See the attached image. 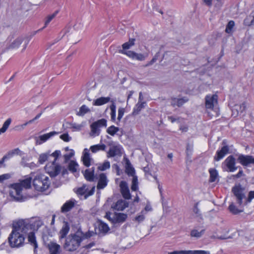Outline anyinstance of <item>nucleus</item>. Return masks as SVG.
<instances>
[{
    "label": "nucleus",
    "mask_w": 254,
    "mask_h": 254,
    "mask_svg": "<svg viewBox=\"0 0 254 254\" xmlns=\"http://www.w3.org/2000/svg\"><path fill=\"white\" fill-rule=\"evenodd\" d=\"M70 229L69 225L67 222L64 221L61 230L59 232V239L62 240L65 238V243L63 246L64 249L67 251L73 252L76 250L80 245L83 238L82 231L79 229L74 234H69L66 237Z\"/></svg>",
    "instance_id": "nucleus-1"
},
{
    "label": "nucleus",
    "mask_w": 254,
    "mask_h": 254,
    "mask_svg": "<svg viewBox=\"0 0 254 254\" xmlns=\"http://www.w3.org/2000/svg\"><path fill=\"white\" fill-rule=\"evenodd\" d=\"M27 226H23V221H19L13 224L12 231L8 238V243L11 248H18L24 244V234L27 233Z\"/></svg>",
    "instance_id": "nucleus-2"
},
{
    "label": "nucleus",
    "mask_w": 254,
    "mask_h": 254,
    "mask_svg": "<svg viewBox=\"0 0 254 254\" xmlns=\"http://www.w3.org/2000/svg\"><path fill=\"white\" fill-rule=\"evenodd\" d=\"M31 184V178L29 177L22 180L20 183L11 184L9 187L11 190H9V195L16 201L22 202L24 201L25 198L21 194L23 188L30 189Z\"/></svg>",
    "instance_id": "nucleus-3"
},
{
    "label": "nucleus",
    "mask_w": 254,
    "mask_h": 254,
    "mask_svg": "<svg viewBox=\"0 0 254 254\" xmlns=\"http://www.w3.org/2000/svg\"><path fill=\"white\" fill-rule=\"evenodd\" d=\"M33 185L35 189L40 191H44L48 189L50 182L49 178L44 174L37 175L33 179Z\"/></svg>",
    "instance_id": "nucleus-4"
},
{
    "label": "nucleus",
    "mask_w": 254,
    "mask_h": 254,
    "mask_svg": "<svg viewBox=\"0 0 254 254\" xmlns=\"http://www.w3.org/2000/svg\"><path fill=\"white\" fill-rule=\"evenodd\" d=\"M90 127V135L93 137L98 136L101 132L100 128L107 127V120L105 119L98 120L91 124Z\"/></svg>",
    "instance_id": "nucleus-5"
},
{
    "label": "nucleus",
    "mask_w": 254,
    "mask_h": 254,
    "mask_svg": "<svg viewBox=\"0 0 254 254\" xmlns=\"http://www.w3.org/2000/svg\"><path fill=\"white\" fill-rule=\"evenodd\" d=\"M45 169L51 178H54L61 173L62 166L56 162H50L46 164Z\"/></svg>",
    "instance_id": "nucleus-6"
},
{
    "label": "nucleus",
    "mask_w": 254,
    "mask_h": 254,
    "mask_svg": "<svg viewBox=\"0 0 254 254\" xmlns=\"http://www.w3.org/2000/svg\"><path fill=\"white\" fill-rule=\"evenodd\" d=\"M244 190L245 189L240 184L235 186L232 189V191L236 197L237 203L239 205H242L243 204V200L244 199L246 200V198Z\"/></svg>",
    "instance_id": "nucleus-7"
},
{
    "label": "nucleus",
    "mask_w": 254,
    "mask_h": 254,
    "mask_svg": "<svg viewBox=\"0 0 254 254\" xmlns=\"http://www.w3.org/2000/svg\"><path fill=\"white\" fill-rule=\"evenodd\" d=\"M222 165L226 166L227 171L230 172H233L238 168L236 166V159L233 155L229 156L222 163Z\"/></svg>",
    "instance_id": "nucleus-8"
},
{
    "label": "nucleus",
    "mask_w": 254,
    "mask_h": 254,
    "mask_svg": "<svg viewBox=\"0 0 254 254\" xmlns=\"http://www.w3.org/2000/svg\"><path fill=\"white\" fill-rule=\"evenodd\" d=\"M95 191V187H93L91 190H88L87 186L83 185L81 187L77 189L76 193L79 195H83L85 199L88 196L93 194Z\"/></svg>",
    "instance_id": "nucleus-9"
},
{
    "label": "nucleus",
    "mask_w": 254,
    "mask_h": 254,
    "mask_svg": "<svg viewBox=\"0 0 254 254\" xmlns=\"http://www.w3.org/2000/svg\"><path fill=\"white\" fill-rule=\"evenodd\" d=\"M123 148L120 145H113L107 152V157H113L116 156L121 157L122 155Z\"/></svg>",
    "instance_id": "nucleus-10"
},
{
    "label": "nucleus",
    "mask_w": 254,
    "mask_h": 254,
    "mask_svg": "<svg viewBox=\"0 0 254 254\" xmlns=\"http://www.w3.org/2000/svg\"><path fill=\"white\" fill-rule=\"evenodd\" d=\"M218 96L216 94L205 97V106L207 109H213L214 104L217 103Z\"/></svg>",
    "instance_id": "nucleus-11"
},
{
    "label": "nucleus",
    "mask_w": 254,
    "mask_h": 254,
    "mask_svg": "<svg viewBox=\"0 0 254 254\" xmlns=\"http://www.w3.org/2000/svg\"><path fill=\"white\" fill-rule=\"evenodd\" d=\"M246 109V105L245 102L240 104H236L232 110V116H237L239 114H245Z\"/></svg>",
    "instance_id": "nucleus-12"
},
{
    "label": "nucleus",
    "mask_w": 254,
    "mask_h": 254,
    "mask_svg": "<svg viewBox=\"0 0 254 254\" xmlns=\"http://www.w3.org/2000/svg\"><path fill=\"white\" fill-rule=\"evenodd\" d=\"M120 187L123 197L126 199H129L131 198V195L127 183L125 181H121Z\"/></svg>",
    "instance_id": "nucleus-13"
},
{
    "label": "nucleus",
    "mask_w": 254,
    "mask_h": 254,
    "mask_svg": "<svg viewBox=\"0 0 254 254\" xmlns=\"http://www.w3.org/2000/svg\"><path fill=\"white\" fill-rule=\"evenodd\" d=\"M229 147L228 145H224L220 150H218L216 152V155L214 157V160L216 161H219L229 152Z\"/></svg>",
    "instance_id": "nucleus-14"
},
{
    "label": "nucleus",
    "mask_w": 254,
    "mask_h": 254,
    "mask_svg": "<svg viewBox=\"0 0 254 254\" xmlns=\"http://www.w3.org/2000/svg\"><path fill=\"white\" fill-rule=\"evenodd\" d=\"M123 52L124 53V54L126 55L128 57L131 58L133 60H136L139 61H142L145 60L146 56L144 55V54H141V53H137L135 52L131 51H123Z\"/></svg>",
    "instance_id": "nucleus-15"
},
{
    "label": "nucleus",
    "mask_w": 254,
    "mask_h": 254,
    "mask_svg": "<svg viewBox=\"0 0 254 254\" xmlns=\"http://www.w3.org/2000/svg\"><path fill=\"white\" fill-rule=\"evenodd\" d=\"M168 254H210L209 251L203 250L175 251L169 253Z\"/></svg>",
    "instance_id": "nucleus-16"
},
{
    "label": "nucleus",
    "mask_w": 254,
    "mask_h": 254,
    "mask_svg": "<svg viewBox=\"0 0 254 254\" xmlns=\"http://www.w3.org/2000/svg\"><path fill=\"white\" fill-rule=\"evenodd\" d=\"M76 202V201L74 199L66 201L61 207V212L66 213L70 211L74 207Z\"/></svg>",
    "instance_id": "nucleus-17"
},
{
    "label": "nucleus",
    "mask_w": 254,
    "mask_h": 254,
    "mask_svg": "<svg viewBox=\"0 0 254 254\" xmlns=\"http://www.w3.org/2000/svg\"><path fill=\"white\" fill-rule=\"evenodd\" d=\"M128 202L127 201L123 200V199H120L118 200L116 203L115 204H113L112 205V208L118 211H123L128 206Z\"/></svg>",
    "instance_id": "nucleus-18"
},
{
    "label": "nucleus",
    "mask_w": 254,
    "mask_h": 254,
    "mask_svg": "<svg viewBox=\"0 0 254 254\" xmlns=\"http://www.w3.org/2000/svg\"><path fill=\"white\" fill-rule=\"evenodd\" d=\"M42 225L43 222L39 219H35L34 220L32 221L30 224H25L23 222V226H27V229H26L27 231L29 228L37 231Z\"/></svg>",
    "instance_id": "nucleus-19"
},
{
    "label": "nucleus",
    "mask_w": 254,
    "mask_h": 254,
    "mask_svg": "<svg viewBox=\"0 0 254 254\" xmlns=\"http://www.w3.org/2000/svg\"><path fill=\"white\" fill-rule=\"evenodd\" d=\"M250 155L239 154L237 161L244 167H249L250 166Z\"/></svg>",
    "instance_id": "nucleus-20"
},
{
    "label": "nucleus",
    "mask_w": 254,
    "mask_h": 254,
    "mask_svg": "<svg viewBox=\"0 0 254 254\" xmlns=\"http://www.w3.org/2000/svg\"><path fill=\"white\" fill-rule=\"evenodd\" d=\"M127 218V214L123 213L115 212L113 214L114 224L117 223H123L126 221Z\"/></svg>",
    "instance_id": "nucleus-21"
},
{
    "label": "nucleus",
    "mask_w": 254,
    "mask_h": 254,
    "mask_svg": "<svg viewBox=\"0 0 254 254\" xmlns=\"http://www.w3.org/2000/svg\"><path fill=\"white\" fill-rule=\"evenodd\" d=\"M92 159L90 157L89 150L87 148H85L83 150V155L82 156V161L84 165L88 167L91 165V161Z\"/></svg>",
    "instance_id": "nucleus-22"
},
{
    "label": "nucleus",
    "mask_w": 254,
    "mask_h": 254,
    "mask_svg": "<svg viewBox=\"0 0 254 254\" xmlns=\"http://www.w3.org/2000/svg\"><path fill=\"white\" fill-rule=\"evenodd\" d=\"M108 181L105 174L101 173L100 174L99 181L97 186V189L99 190L103 189L107 185Z\"/></svg>",
    "instance_id": "nucleus-23"
},
{
    "label": "nucleus",
    "mask_w": 254,
    "mask_h": 254,
    "mask_svg": "<svg viewBox=\"0 0 254 254\" xmlns=\"http://www.w3.org/2000/svg\"><path fill=\"white\" fill-rule=\"evenodd\" d=\"M51 254H59L61 247L59 245L51 242L48 245Z\"/></svg>",
    "instance_id": "nucleus-24"
},
{
    "label": "nucleus",
    "mask_w": 254,
    "mask_h": 254,
    "mask_svg": "<svg viewBox=\"0 0 254 254\" xmlns=\"http://www.w3.org/2000/svg\"><path fill=\"white\" fill-rule=\"evenodd\" d=\"M84 176L85 179L89 182H93L94 181V168L92 167L91 169H86L84 173Z\"/></svg>",
    "instance_id": "nucleus-25"
},
{
    "label": "nucleus",
    "mask_w": 254,
    "mask_h": 254,
    "mask_svg": "<svg viewBox=\"0 0 254 254\" xmlns=\"http://www.w3.org/2000/svg\"><path fill=\"white\" fill-rule=\"evenodd\" d=\"M28 240L29 243L34 247V253L36 252V249L38 248V244L36 240L35 233L34 232H30L28 236Z\"/></svg>",
    "instance_id": "nucleus-26"
},
{
    "label": "nucleus",
    "mask_w": 254,
    "mask_h": 254,
    "mask_svg": "<svg viewBox=\"0 0 254 254\" xmlns=\"http://www.w3.org/2000/svg\"><path fill=\"white\" fill-rule=\"evenodd\" d=\"M125 172L129 176H135V170L132 167L129 160L127 158H126Z\"/></svg>",
    "instance_id": "nucleus-27"
},
{
    "label": "nucleus",
    "mask_w": 254,
    "mask_h": 254,
    "mask_svg": "<svg viewBox=\"0 0 254 254\" xmlns=\"http://www.w3.org/2000/svg\"><path fill=\"white\" fill-rule=\"evenodd\" d=\"M110 99L111 98L109 97H101L94 100L93 105L94 106H101L109 102Z\"/></svg>",
    "instance_id": "nucleus-28"
},
{
    "label": "nucleus",
    "mask_w": 254,
    "mask_h": 254,
    "mask_svg": "<svg viewBox=\"0 0 254 254\" xmlns=\"http://www.w3.org/2000/svg\"><path fill=\"white\" fill-rule=\"evenodd\" d=\"M210 174L209 182L213 183L215 182L218 178V173L215 169L210 168L209 169Z\"/></svg>",
    "instance_id": "nucleus-29"
},
{
    "label": "nucleus",
    "mask_w": 254,
    "mask_h": 254,
    "mask_svg": "<svg viewBox=\"0 0 254 254\" xmlns=\"http://www.w3.org/2000/svg\"><path fill=\"white\" fill-rule=\"evenodd\" d=\"M145 102H138L134 108H133L132 115L133 116H136L138 115L140 111L145 107Z\"/></svg>",
    "instance_id": "nucleus-30"
},
{
    "label": "nucleus",
    "mask_w": 254,
    "mask_h": 254,
    "mask_svg": "<svg viewBox=\"0 0 254 254\" xmlns=\"http://www.w3.org/2000/svg\"><path fill=\"white\" fill-rule=\"evenodd\" d=\"M59 11L57 10L54 13H53L51 15H49L47 16V19L45 22V25L44 26L41 28L39 29L38 30L34 32L33 35H35L36 33H37L38 32L41 31L43 30L44 28L47 27V26L49 24V23L52 21V20L55 17V16L57 15V14L58 13Z\"/></svg>",
    "instance_id": "nucleus-31"
},
{
    "label": "nucleus",
    "mask_w": 254,
    "mask_h": 254,
    "mask_svg": "<svg viewBox=\"0 0 254 254\" xmlns=\"http://www.w3.org/2000/svg\"><path fill=\"white\" fill-rule=\"evenodd\" d=\"M134 39H129L128 42H126L122 45L123 50L120 51V53L124 54L123 51H127L126 50L129 49L134 44Z\"/></svg>",
    "instance_id": "nucleus-32"
},
{
    "label": "nucleus",
    "mask_w": 254,
    "mask_h": 254,
    "mask_svg": "<svg viewBox=\"0 0 254 254\" xmlns=\"http://www.w3.org/2000/svg\"><path fill=\"white\" fill-rule=\"evenodd\" d=\"M58 132H56L55 131H53L52 132H50L48 133L44 134L43 135H40L39 136V138L42 142H45L48 139L50 138L51 137L55 135L58 134Z\"/></svg>",
    "instance_id": "nucleus-33"
},
{
    "label": "nucleus",
    "mask_w": 254,
    "mask_h": 254,
    "mask_svg": "<svg viewBox=\"0 0 254 254\" xmlns=\"http://www.w3.org/2000/svg\"><path fill=\"white\" fill-rule=\"evenodd\" d=\"M50 157V152H46L41 154L38 158V162L40 164H43Z\"/></svg>",
    "instance_id": "nucleus-34"
},
{
    "label": "nucleus",
    "mask_w": 254,
    "mask_h": 254,
    "mask_svg": "<svg viewBox=\"0 0 254 254\" xmlns=\"http://www.w3.org/2000/svg\"><path fill=\"white\" fill-rule=\"evenodd\" d=\"M23 40V38L19 37L17 38L10 45L9 48L15 49L17 48L21 44Z\"/></svg>",
    "instance_id": "nucleus-35"
},
{
    "label": "nucleus",
    "mask_w": 254,
    "mask_h": 254,
    "mask_svg": "<svg viewBox=\"0 0 254 254\" xmlns=\"http://www.w3.org/2000/svg\"><path fill=\"white\" fill-rule=\"evenodd\" d=\"M98 228L99 231L104 233H107L110 230L108 225L102 221H99Z\"/></svg>",
    "instance_id": "nucleus-36"
},
{
    "label": "nucleus",
    "mask_w": 254,
    "mask_h": 254,
    "mask_svg": "<svg viewBox=\"0 0 254 254\" xmlns=\"http://www.w3.org/2000/svg\"><path fill=\"white\" fill-rule=\"evenodd\" d=\"M106 145L105 144H97L92 145L90 147V149L92 153H96L99 150H105Z\"/></svg>",
    "instance_id": "nucleus-37"
},
{
    "label": "nucleus",
    "mask_w": 254,
    "mask_h": 254,
    "mask_svg": "<svg viewBox=\"0 0 254 254\" xmlns=\"http://www.w3.org/2000/svg\"><path fill=\"white\" fill-rule=\"evenodd\" d=\"M90 112V110L85 105H82L80 108L79 111L76 113V115L79 116H83L85 114Z\"/></svg>",
    "instance_id": "nucleus-38"
},
{
    "label": "nucleus",
    "mask_w": 254,
    "mask_h": 254,
    "mask_svg": "<svg viewBox=\"0 0 254 254\" xmlns=\"http://www.w3.org/2000/svg\"><path fill=\"white\" fill-rule=\"evenodd\" d=\"M11 118H8L4 122L2 127L0 128V134L6 131L11 124Z\"/></svg>",
    "instance_id": "nucleus-39"
},
{
    "label": "nucleus",
    "mask_w": 254,
    "mask_h": 254,
    "mask_svg": "<svg viewBox=\"0 0 254 254\" xmlns=\"http://www.w3.org/2000/svg\"><path fill=\"white\" fill-rule=\"evenodd\" d=\"M112 102V104L110 107L111 110V118L112 121H115L116 116V106L115 103L113 101Z\"/></svg>",
    "instance_id": "nucleus-40"
},
{
    "label": "nucleus",
    "mask_w": 254,
    "mask_h": 254,
    "mask_svg": "<svg viewBox=\"0 0 254 254\" xmlns=\"http://www.w3.org/2000/svg\"><path fill=\"white\" fill-rule=\"evenodd\" d=\"M205 230H202L200 231H198L196 229H193L190 231V235L191 237H195L196 238H200L204 234Z\"/></svg>",
    "instance_id": "nucleus-41"
},
{
    "label": "nucleus",
    "mask_w": 254,
    "mask_h": 254,
    "mask_svg": "<svg viewBox=\"0 0 254 254\" xmlns=\"http://www.w3.org/2000/svg\"><path fill=\"white\" fill-rule=\"evenodd\" d=\"M9 157L10 158L12 157L14 154L19 155L20 156H22L24 154V153L21 151L18 148L13 149L8 152L7 154Z\"/></svg>",
    "instance_id": "nucleus-42"
},
{
    "label": "nucleus",
    "mask_w": 254,
    "mask_h": 254,
    "mask_svg": "<svg viewBox=\"0 0 254 254\" xmlns=\"http://www.w3.org/2000/svg\"><path fill=\"white\" fill-rule=\"evenodd\" d=\"M118 131L119 128L114 126H111L107 129V132L112 136H114Z\"/></svg>",
    "instance_id": "nucleus-43"
},
{
    "label": "nucleus",
    "mask_w": 254,
    "mask_h": 254,
    "mask_svg": "<svg viewBox=\"0 0 254 254\" xmlns=\"http://www.w3.org/2000/svg\"><path fill=\"white\" fill-rule=\"evenodd\" d=\"M235 26V22L233 20L230 21L226 25L225 32L228 34H230L232 32V29Z\"/></svg>",
    "instance_id": "nucleus-44"
},
{
    "label": "nucleus",
    "mask_w": 254,
    "mask_h": 254,
    "mask_svg": "<svg viewBox=\"0 0 254 254\" xmlns=\"http://www.w3.org/2000/svg\"><path fill=\"white\" fill-rule=\"evenodd\" d=\"M131 189L133 191H136L138 189V180L136 176L133 177Z\"/></svg>",
    "instance_id": "nucleus-45"
},
{
    "label": "nucleus",
    "mask_w": 254,
    "mask_h": 254,
    "mask_svg": "<svg viewBox=\"0 0 254 254\" xmlns=\"http://www.w3.org/2000/svg\"><path fill=\"white\" fill-rule=\"evenodd\" d=\"M229 211L233 214H237L242 212V210H239L233 203L230 204L229 206Z\"/></svg>",
    "instance_id": "nucleus-46"
},
{
    "label": "nucleus",
    "mask_w": 254,
    "mask_h": 254,
    "mask_svg": "<svg viewBox=\"0 0 254 254\" xmlns=\"http://www.w3.org/2000/svg\"><path fill=\"white\" fill-rule=\"evenodd\" d=\"M78 166L77 163L74 161H71L68 165V169L71 172L74 173L76 172L77 171L76 167Z\"/></svg>",
    "instance_id": "nucleus-47"
},
{
    "label": "nucleus",
    "mask_w": 254,
    "mask_h": 254,
    "mask_svg": "<svg viewBox=\"0 0 254 254\" xmlns=\"http://www.w3.org/2000/svg\"><path fill=\"white\" fill-rule=\"evenodd\" d=\"M254 198V190H251L249 192L248 197L246 198L244 204L247 205L248 203H250L252 199Z\"/></svg>",
    "instance_id": "nucleus-48"
},
{
    "label": "nucleus",
    "mask_w": 254,
    "mask_h": 254,
    "mask_svg": "<svg viewBox=\"0 0 254 254\" xmlns=\"http://www.w3.org/2000/svg\"><path fill=\"white\" fill-rule=\"evenodd\" d=\"M110 168V163L108 161H105L103 164L101 166H99L98 168L99 170L101 171H105L108 169Z\"/></svg>",
    "instance_id": "nucleus-49"
},
{
    "label": "nucleus",
    "mask_w": 254,
    "mask_h": 254,
    "mask_svg": "<svg viewBox=\"0 0 254 254\" xmlns=\"http://www.w3.org/2000/svg\"><path fill=\"white\" fill-rule=\"evenodd\" d=\"M10 178L11 175L8 173L0 175V183H2L5 180H8Z\"/></svg>",
    "instance_id": "nucleus-50"
},
{
    "label": "nucleus",
    "mask_w": 254,
    "mask_h": 254,
    "mask_svg": "<svg viewBox=\"0 0 254 254\" xmlns=\"http://www.w3.org/2000/svg\"><path fill=\"white\" fill-rule=\"evenodd\" d=\"M188 100L186 98H177V106L178 107L182 106L185 103L187 102Z\"/></svg>",
    "instance_id": "nucleus-51"
},
{
    "label": "nucleus",
    "mask_w": 254,
    "mask_h": 254,
    "mask_svg": "<svg viewBox=\"0 0 254 254\" xmlns=\"http://www.w3.org/2000/svg\"><path fill=\"white\" fill-rule=\"evenodd\" d=\"M125 111V109L124 108H120L118 109V116L117 119L119 122H120L121 119L123 118Z\"/></svg>",
    "instance_id": "nucleus-52"
},
{
    "label": "nucleus",
    "mask_w": 254,
    "mask_h": 254,
    "mask_svg": "<svg viewBox=\"0 0 254 254\" xmlns=\"http://www.w3.org/2000/svg\"><path fill=\"white\" fill-rule=\"evenodd\" d=\"M61 154V151L60 150H56L52 153H50V157L53 156L54 157V159L52 162H56L59 156Z\"/></svg>",
    "instance_id": "nucleus-53"
},
{
    "label": "nucleus",
    "mask_w": 254,
    "mask_h": 254,
    "mask_svg": "<svg viewBox=\"0 0 254 254\" xmlns=\"http://www.w3.org/2000/svg\"><path fill=\"white\" fill-rule=\"evenodd\" d=\"M27 124L17 125L13 128V129L15 131H21L25 128Z\"/></svg>",
    "instance_id": "nucleus-54"
},
{
    "label": "nucleus",
    "mask_w": 254,
    "mask_h": 254,
    "mask_svg": "<svg viewBox=\"0 0 254 254\" xmlns=\"http://www.w3.org/2000/svg\"><path fill=\"white\" fill-rule=\"evenodd\" d=\"M198 202H196L194 204L193 211L194 213L197 215V216L200 217V218H202L201 214L200 213V210H199V208H198Z\"/></svg>",
    "instance_id": "nucleus-55"
},
{
    "label": "nucleus",
    "mask_w": 254,
    "mask_h": 254,
    "mask_svg": "<svg viewBox=\"0 0 254 254\" xmlns=\"http://www.w3.org/2000/svg\"><path fill=\"white\" fill-rule=\"evenodd\" d=\"M244 24L246 26H251L253 25L252 23V18L251 16L249 15L247 16L244 20Z\"/></svg>",
    "instance_id": "nucleus-56"
},
{
    "label": "nucleus",
    "mask_w": 254,
    "mask_h": 254,
    "mask_svg": "<svg viewBox=\"0 0 254 254\" xmlns=\"http://www.w3.org/2000/svg\"><path fill=\"white\" fill-rule=\"evenodd\" d=\"M60 138L65 142H68L71 139V137L69 136L68 133H64L60 136Z\"/></svg>",
    "instance_id": "nucleus-57"
},
{
    "label": "nucleus",
    "mask_w": 254,
    "mask_h": 254,
    "mask_svg": "<svg viewBox=\"0 0 254 254\" xmlns=\"http://www.w3.org/2000/svg\"><path fill=\"white\" fill-rule=\"evenodd\" d=\"M83 234V238H82V241H83L85 239H87L89 238H90L91 236H92L93 232L88 231L87 232H86L85 233H84L82 232Z\"/></svg>",
    "instance_id": "nucleus-58"
},
{
    "label": "nucleus",
    "mask_w": 254,
    "mask_h": 254,
    "mask_svg": "<svg viewBox=\"0 0 254 254\" xmlns=\"http://www.w3.org/2000/svg\"><path fill=\"white\" fill-rule=\"evenodd\" d=\"M111 213L107 212L106 213L105 217L108 219L112 223L114 224L113 215L111 216Z\"/></svg>",
    "instance_id": "nucleus-59"
},
{
    "label": "nucleus",
    "mask_w": 254,
    "mask_h": 254,
    "mask_svg": "<svg viewBox=\"0 0 254 254\" xmlns=\"http://www.w3.org/2000/svg\"><path fill=\"white\" fill-rule=\"evenodd\" d=\"M143 171L146 176H152L151 173L148 166H145L143 168Z\"/></svg>",
    "instance_id": "nucleus-60"
},
{
    "label": "nucleus",
    "mask_w": 254,
    "mask_h": 254,
    "mask_svg": "<svg viewBox=\"0 0 254 254\" xmlns=\"http://www.w3.org/2000/svg\"><path fill=\"white\" fill-rule=\"evenodd\" d=\"M144 219L145 217L143 215H140L135 217V220L140 223L143 221L144 220Z\"/></svg>",
    "instance_id": "nucleus-61"
},
{
    "label": "nucleus",
    "mask_w": 254,
    "mask_h": 254,
    "mask_svg": "<svg viewBox=\"0 0 254 254\" xmlns=\"http://www.w3.org/2000/svg\"><path fill=\"white\" fill-rule=\"evenodd\" d=\"M82 127V126L81 125H78L75 123L71 124V127L78 130H80L81 129Z\"/></svg>",
    "instance_id": "nucleus-62"
},
{
    "label": "nucleus",
    "mask_w": 254,
    "mask_h": 254,
    "mask_svg": "<svg viewBox=\"0 0 254 254\" xmlns=\"http://www.w3.org/2000/svg\"><path fill=\"white\" fill-rule=\"evenodd\" d=\"M28 163L26 162V159L24 157L22 158L21 161L20 162V164L24 167H27L28 166Z\"/></svg>",
    "instance_id": "nucleus-63"
},
{
    "label": "nucleus",
    "mask_w": 254,
    "mask_h": 254,
    "mask_svg": "<svg viewBox=\"0 0 254 254\" xmlns=\"http://www.w3.org/2000/svg\"><path fill=\"white\" fill-rule=\"evenodd\" d=\"M243 175H244V172H243V170L242 169V168H241V169L239 170V172L236 175H234V177H235L236 178H239Z\"/></svg>",
    "instance_id": "nucleus-64"
}]
</instances>
